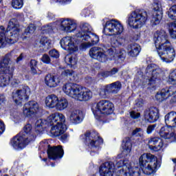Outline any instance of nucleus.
<instances>
[{"label":"nucleus","mask_w":176,"mask_h":176,"mask_svg":"<svg viewBox=\"0 0 176 176\" xmlns=\"http://www.w3.org/2000/svg\"><path fill=\"white\" fill-rule=\"evenodd\" d=\"M139 164L146 175L155 174L157 170V157L151 153H144L139 158Z\"/></svg>","instance_id":"obj_10"},{"label":"nucleus","mask_w":176,"mask_h":176,"mask_svg":"<svg viewBox=\"0 0 176 176\" xmlns=\"http://www.w3.org/2000/svg\"><path fill=\"white\" fill-rule=\"evenodd\" d=\"M153 41L158 56L163 63H171L175 58V50L168 40V34L164 30L154 34Z\"/></svg>","instance_id":"obj_1"},{"label":"nucleus","mask_w":176,"mask_h":176,"mask_svg":"<svg viewBox=\"0 0 176 176\" xmlns=\"http://www.w3.org/2000/svg\"><path fill=\"white\" fill-rule=\"evenodd\" d=\"M65 116L61 113H54L47 120H38L35 123V131L43 133L50 129L52 133H65L67 125L64 124Z\"/></svg>","instance_id":"obj_4"},{"label":"nucleus","mask_w":176,"mask_h":176,"mask_svg":"<svg viewBox=\"0 0 176 176\" xmlns=\"http://www.w3.org/2000/svg\"><path fill=\"white\" fill-rule=\"evenodd\" d=\"M23 5L24 2L23 1V0H12V8H14V9H21Z\"/></svg>","instance_id":"obj_41"},{"label":"nucleus","mask_w":176,"mask_h":176,"mask_svg":"<svg viewBox=\"0 0 176 176\" xmlns=\"http://www.w3.org/2000/svg\"><path fill=\"white\" fill-rule=\"evenodd\" d=\"M85 136L89 146L92 149H97L104 142L102 138H100L97 133H87Z\"/></svg>","instance_id":"obj_18"},{"label":"nucleus","mask_w":176,"mask_h":176,"mask_svg":"<svg viewBox=\"0 0 176 176\" xmlns=\"http://www.w3.org/2000/svg\"><path fill=\"white\" fill-rule=\"evenodd\" d=\"M135 105L138 107V108H141L144 105V100L142 99H138L135 102Z\"/></svg>","instance_id":"obj_54"},{"label":"nucleus","mask_w":176,"mask_h":176,"mask_svg":"<svg viewBox=\"0 0 176 176\" xmlns=\"http://www.w3.org/2000/svg\"><path fill=\"white\" fill-rule=\"evenodd\" d=\"M12 55L7 54L0 60V87H6L10 83V78L13 76V69L10 68V58Z\"/></svg>","instance_id":"obj_8"},{"label":"nucleus","mask_w":176,"mask_h":176,"mask_svg":"<svg viewBox=\"0 0 176 176\" xmlns=\"http://www.w3.org/2000/svg\"><path fill=\"white\" fill-rule=\"evenodd\" d=\"M10 34L9 31L5 30V27L3 25H0V49L2 47H5L7 43H10L9 40L10 39V36H9Z\"/></svg>","instance_id":"obj_25"},{"label":"nucleus","mask_w":176,"mask_h":176,"mask_svg":"<svg viewBox=\"0 0 176 176\" xmlns=\"http://www.w3.org/2000/svg\"><path fill=\"white\" fill-rule=\"evenodd\" d=\"M20 25L19 24V21L16 19H12L8 23V25L7 27V31H10V36L9 43L11 45L13 43H16L17 41H19V38H20Z\"/></svg>","instance_id":"obj_14"},{"label":"nucleus","mask_w":176,"mask_h":176,"mask_svg":"<svg viewBox=\"0 0 176 176\" xmlns=\"http://www.w3.org/2000/svg\"><path fill=\"white\" fill-rule=\"evenodd\" d=\"M67 108H68V100L65 98H58L55 109L61 112V111H64Z\"/></svg>","instance_id":"obj_31"},{"label":"nucleus","mask_w":176,"mask_h":176,"mask_svg":"<svg viewBox=\"0 0 176 176\" xmlns=\"http://www.w3.org/2000/svg\"><path fill=\"white\" fill-rule=\"evenodd\" d=\"M23 57L24 56L23 55V54H21L20 56L16 59V63H20V61L23 60Z\"/></svg>","instance_id":"obj_60"},{"label":"nucleus","mask_w":176,"mask_h":176,"mask_svg":"<svg viewBox=\"0 0 176 176\" xmlns=\"http://www.w3.org/2000/svg\"><path fill=\"white\" fill-rule=\"evenodd\" d=\"M109 93H111V91L108 89V85H107L105 88H102L100 89L99 96L102 97V98H106L107 95L109 94Z\"/></svg>","instance_id":"obj_43"},{"label":"nucleus","mask_w":176,"mask_h":176,"mask_svg":"<svg viewBox=\"0 0 176 176\" xmlns=\"http://www.w3.org/2000/svg\"><path fill=\"white\" fill-rule=\"evenodd\" d=\"M160 137L164 140H170V141H176L175 133H160Z\"/></svg>","instance_id":"obj_37"},{"label":"nucleus","mask_w":176,"mask_h":176,"mask_svg":"<svg viewBox=\"0 0 176 176\" xmlns=\"http://www.w3.org/2000/svg\"><path fill=\"white\" fill-rule=\"evenodd\" d=\"M57 24L58 25H60L59 31H62L63 32H73V31L76 30V22L74 20L69 19H61L56 22L50 23L42 28L43 34L52 32L54 28H57Z\"/></svg>","instance_id":"obj_9"},{"label":"nucleus","mask_w":176,"mask_h":176,"mask_svg":"<svg viewBox=\"0 0 176 176\" xmlns=\"http://www.w3.org/2000/svg\"><path fill=\"white\" fill-rule=\"evenodd\" d=\"M62 90L66 96L76 101H89L93 97V92L90 89L74 82L64 84Z\"/></svg>","instance_id":"obj_6"},{"label":"nucleus","mask_w":176,"mask_h":176,"mask_svg":"<svg viewBox=\"0 0 176 176\" xmlns=\"http://www.w3.org/2000/svg\"><path fill=\"white\" fill-rule=\"evenodd\" d=\"M41 60L45 64H50V57L47 54H44L41 58Z\"/></svg>","instance_id":"obj_51"},{"label":"nucleus","mask_w":176,"mask_h":176,"mask_svg":"<svg viewBox=\"0 0 176 176\" xmlns=\"http://www.w3.org/2000/svg\"><path fill=\"white\" fill-rule=\"evenodd\" d=\"M167 82L171 85H176V69L172 70L168 77Z\"/></svg>","instance_id":"obj_40"},{"label":"nucleus","mask_w":176,"mask_h":176,"mask_svg":"<svg viewBox=\"0 0 176 176\" xmlns=\"http://www.w3.org/2000/svg\"><path fill=\"white\" fill-rule=\"evenodd\" d=\"M65 61L68 65L74 67L78 63V58L75 55H67L65 58Z\"/></svg>","instance_id":"obj_36"},{"label":"nucleus","mask_w":176,"mask_h":176,"mask_svg":"<svg viewBox=\"0 0 176 176\" xmlns=\"http://www.w3.org/2000/svg\"><path fill=\"white\" fill-rule=\"evenodd\" d=\"M108 89L110 91V93L116 94L119 90L122 88V84L119 81H116L111 84L107 85Z\"/></svg>","instance_id":"obj_33"},{"label":"nucleus","mask_w":176,"mask_h":176,"mask_svg":"<svg viewBox=\"0 0 176 176\" xmlns=\"http://www.w3.org/2000/svg\"><path fill=\"white\" fill-rule=\"evenodd\" d=\"M93 32V28L89 23H84L82 25L80 31H79L76 36H66L62 38L60 41V46L65 50H68L72 53L74 52H78V43L81 42L83 39V36L91 34Z\"/></svg>","instance_id":"obj_5"},{"label":"nucleus","mask_w":176,"mask_h":176,"mask_svg":"<svg viewBox=\"0 0 176 176\" xmlns=\"http://www.w3.org/2000/svg\"><path fill=\"white\" fill-rule=\"evenodd\" d=\"M31 96V89L28 86H25L21 89L12 92V100L16 105H20Z\"/></svg>","instance_id":"obj_15"},{"label":"nucleus","mask_w":176,"mask_h":176,"mask_svg":"<svg viewBox=\"0 0 176 176\" xmlns=\"http://www.w3.org/2000/svg\"><path fill=\"white\" fill-rule=\"evenodd\" d=\"M165 123L166 124H170L173 127H176V112L170 111L168 113L165 117Z\"/></svg>","instance_id":"obj_30"},{"label":"nucleus","mask_w":176,"mask_h":176,"mask_svg":"<svg viewBox=\"0 0 176 176\" xmlns=\"http://www.w3.org/2000/svg\"><path fill=\"white\" fill-rule=\"evenodd\" d=\"M122 153L125 156H129L131 153V148L133 145L131 144V139L130 138H126L122 142Z\"/></svg>","instance_id":"obj_29"},{"label":"nucleus","mask_w":176,"mask_h":176,"mask_svg":"<svg viewBox=\"0 0 176 176\" xmlns=\"http://www.w3.org/2000/svg\"><path fill=\"white\" fill-rule=\"evenodd\" d=\"M144 132V129L142 128H136L133 133H142Z\"/></svg>","instance_id":"obj_57"},{"label":"nucleus","mask_w":176,"mask_h":176,"mask_svg":"<svg viewBox=\"0 0 176 176\" xmlns=\"http://www.w3.org/2000/svg\"><path fill=\"white\" fill-rule=\"evenodd\" d=\"M129 54L131 57H137L138 54H140V52H141V46L138 44H131L129 47Z\"/></svg>","instance_id":"obj_32"},{"label":"nucleus","mask_w":176,"mask_h":176,"mask_svg":"<svg viewBox=\"0 0 176 176\" xmlns=\"http://www.w3.org/2000/svg\"><path fill=\"white\" fill-rule=\"evenodd\" d=\"M62 75L63 76H73V80H75V79H76L75 78V72L70 71V70H65L63 73Z\"/></svg>","instance_id":"obj_47"},{"label":"nucleus","mask_w":176,"mask_h":176,"mask_svg":"<svg viewBox=\"0 0 176 176\" xmlns=\"http://www.w3.org/2000/svg\"><path fill=\"white\" fill-rule=\"evenodd\" d=\"M47 17L50 18L51 20H53V19H54V15L50 12L48 13Z\"/></svg>","instance_id":"obj_62"},{"label":"nucleus","mask_w":176,"mask_h":176,"mask_svg":"<svg viewBox=\"0 0 176 176\" xmlns=\"http://www.w3.org/2000/svg\"><path fill=\"white\" fill-rule=\"evenodd\" d=\"M35 30H36V26L32 23L27 29H25V34H26V35H28V34H33L35 32Z\"/></svg>","instance_id":"obj_46"},{"label":"nucleus","mask_w":176,"mask_h":176,"mask_svg":"<svg viewBox=\"0 0 176 176\" xmlns=\"http://www.w3.org/2000/svg\"><path fill=\"white\" fill-rule=\"evenodd\" d=\"M113 103L109 100H102L98 102L94 103L91 106V111L95 119L100 123H104V115H111L113 113Z\"/></svg>","instance_id":"obj_7"},{"label":"nucleus","mask_w":176,"mask_h":176,"mask_svg":"<svg viewBox=\"0 0 176 176\" xmlns=\"http://www.w3.org/2000/svg\"><path fill=\"white\" fill-rule=\"evenodd\" d=\"M47 155L49 159L56 160L57 159H61L64 155V150L62 146H57L51 147L47 150Z\"/></svg>","instance_id":"obj_22"},{"label":"nucleus","mask_w":176,"mask_h":176,"mask_svg":"<svg viewBox=\"0 0 176 176\" xmlns=\"http://www.w3.org/2000/svg\"><path fill=\"white\" fill-rule=\"evenodd\" d=\"M124 28L120 21L113 19L107 21L104 25V33L108 36H112V35H120L124 31Z\"/></svg>","instance_id":"obj_13"},{"label":"nucleus","mask_w":176,"mask_h":176,"mask_svg":"<svg viewBox=\"0 0 176 176\" xmlns=\"http://www.w3.org/2000/svg\"><path fill=\"white\" fill-rule=\"evenodd\" d=\"M45 84L47 87L54 88L57 87L60 85V78L57 76L53 74H47L45 77L44 80Z\"/></svg>","instance_id":"obj_24"},{"label":"nucleus","mask_w":176,"mask_h":176,"mask_svg":"<svg viewBox=\"0 0 176 176\" xmlns=\"http://www.w3.org/2000/svg\"><path fill=\"white\" fill-rule=\"evenodd\" d=\"M31 68V72L33 74V75H36L38 74V72L36 71V67H30Z\"/></svg>","instance_id":"obj_59"},{"label":"nucleus","mask_w":176,"mask_h":176,"mask_svg":"<svg viewBox=\"0 0 176 176\" xmlns=\"http://www.w3.org/2000/svg\"><path fill=\"white\" fill-rule=\"evenodd\" d=\"M58 96L55 94L48 95L45 100V104L47 108L51 109H56V105L57 104V100Z\"/></svg>","instance_id":"obj_28"},{"label":"nucleus","mask_w":176,"mask_h":176,"mask_svg":"<svg viewBox=\"0 0 176 176\" xmlns=\"http://www.w3.org/2000/svg\"><path fill=\"white\" fill-rule=\"evenodd\" d=\"M23 133H31L32 131V125L31 124H27L23 128Z\"/></svg>","instance_id":"obj_49"},{"label":"nucleus","mask_w":176,"mask_h":176,"mask_svg":"<svg viewBox=\"0 0 176 176\" xmlns=\"http://www.w3.org/2000/svg\"><path fill=\"white\" fill-rule=\"evenodd\" d=\"M148 19V14L146 11L142 12H132L128 18V25L131 28L138 29L141 28Z\"/></svg>","instance_id":"obj_12"},{"label":"nucleus","mask_w":176,"mask_h":176,"mask_svg":"<svg viewBox=\"0 0 176 176\" xmlns=\"http://www.w3.org/2000/svg\"><path fill=\"white\" fill-rule=\"evenodd\" d=\"M57 2H62V3H66V2H70L71 0H56Z\"/></svg>","instance_id":"obj_63"},{"label":"nucleus","mask_w":176,"mask_h":176,"mask_svg":"<svg viewBox=\"0 0 176 176\" xmlns=\"http://www.w3.org/2000/svg\"><path fill=\"white\" fill-rule=\"evenodd\" d=\"M5 102V96L0 94V103Z\"/></svg>","instance_id":"obj_61"},{"label":"nucleus","mask_w":176,"mask_h":176,"mask_svg":"<svg viewBox=\"0 0 176 176\" xmlns=\"http://www.w3.org/2000/svg\"><path fill=\"white\" fill-rule=\"evenodd\" d=\"M123 42H124V38L122 37L112 38L111 43L113 48H110L107 50L108 55L105 54V52L101 47H94L89 50V56L91 58L98 60V61H100V63H104V61H107L108 59L118 60V58H124V57H126V51L121 50L119 53H116V49H115V47L123 45Z\"/></svg>","instance_id":"obj_2"},{"label":"nucleus","mask_w":176,"mask_h":176,"mask_svg":"<svg viewBox=\"0 0 176 176\" xmlns=\"http://www.w3.org/2000/svg\"><path fill=\"white\" fill-rule=\"evenodd\" d=\"M39 43L40 47H45V49H49L52 45V40L46 36H43L41 38Z\"/></svg>","instance_id":"obj_35"},{"label":"nucleus","mask_w":176,"mask_h":176,"mask_svg":"<svg viewBox=\"0 0 176 176\" xmlns=\"http://www.w3.org/2000/svg\"><path fill=\"white\" fill-rule=\"evenodd\" d=\"M169 102L170 104H175V102H176V95L171 98V99L169 100Z\"/></svg>","instance_id":"obj_58"},{"label":"nucleus","mask_w":176,"mask_h":176,"mask_svg":"<svg viewBox=\"0 0 176 176\" xmlns=\"http://www.w3.org/2000/svg\"><path fill=\"white\" fill-rule=\"evenodd\" d=\"M176 93V87L171 86L168 88L162 89L160 91L157 92L155 95V98L160 102H163V101H166L170 97L174 96Z\"/></svg>","instance_id":"obj_19"},{"label":"nucleus","mask_w":176,"mask_h":176,"mask_svg":"<svg viewBox=\"0 0 176 176\" xmlns=\"http://www.w3.org/2000/svg\"><path fill=\"white\" fill-rule=\"evenodd\" d=\"M83 39L82 40L81 45H80V49L81 50H86V49H89V47H91V46H93V45H96V43H98V41H100V38L97 36V34L93 33L91 32L89 34H87L85 36H82Z\"/></svg>","instance_id":"obj_17"},{"label":"nucleus","mask_w":176,"mask_h":176,"mask_svg":"<svg viewBox=\"0 0 176 176\" xmlns=\"http://www.w3.org/2000/svg\"><path fill=\"white\" fill-rule=\"evenodd\" d=\"M49 54L53 58H58L60 57V53L56 50H52L50 51Z\"/></svg>","instance_id":"obj_48"},{"label":"nucleus","mask_w":176,"mask_h":176,"mask_svg":"<svg viewBox=\"0 0 176 176\" xmlns=\"http://www.w3.org/2000/svg\"><path fill=\"white\" fill-rule=\"evenodd\" d=\"M39 112V104L35 101H30L23 106V113L25 116H31Z\"/></svg>","instance_id":"obj_21"},{"label":"nucleus","mask_w":176,"mask_h":176,"mask_svg":"<svg viewBox=\"0 0 176 176\" xmlns=\"http://www.w3.org/2000/svg\"><path fill=\"white\" fill-rule=\"evenodd\" d=\"M37 64H38V62H36V60H31V61H30V68L36 67Z\"/></svg>","instance_id":"obj_56"},{"label":"nucleus","mask_w":176,"mask_h":176,"mask_svg":"<svg viewBox=\"0 0 176 176\" xmlns=\"http://www.w3.org/2000/svg\"><path fill=\"white\" fill-rule=\"evenodd\" d=\"M149 79H151V77L149 78H146V84H144V86H146V85L148 86V89H149V86H153V85H155V82H156V79H154V82L153 81V82H149Z\"/></svg>","instance_id":"obj_55"},{"label":"nucleus","mask_w":176,"mask_h":176,"mask_svg":"<svg viewBox=\"0 0 176 176\" xmlns=\"http://www.w3.org/2000/svg\"><path fill=\"white\" fill-rule=\"evenodd\" d=\"M167 15L171 20H176V5H173L169 8Z\"/></svg>","instance_id":"obj_38"},{"label":"nucleus","mask_w":176,"mask_h":176,"mask_svg":"<svg viewBox=\"0 0 176 176\" xmlns=\"http://www.w3.org/2000/svg\"><path fill=\"white\" fill-rule=\"evenodd\" d=\"M174 130V126L171 125L166 124L164 126H162L160 129V133H164V131H166L168 133H171Z\"/></svg>","instance_id":"obj_45"},{"label":"nucleus","mask_w":176,"mask_h":176,"mask_svg":"<svg viewBox=\"0 0 176 176\" xmlns=\"http://www.w3.org/2000/svg\"><path fill=\"white\" fill-rule=\"evenodd\" d=\"M169 34L173 39H176V21L169 24Z\"/></svg>","instance_id":"obj_39"},{"label":"nucleus","mask_w":176,"mask_h":176,"mask_svg":"<svg viewBox=\"0 0 176 176\" xmlns=\"http://www.w3.org/2000/svg\"><path fill=\"white\" fill-rule=\"evenodd\" d=\"M148 147L155 152H159L163 148V140L159 138H153L148 140Z\"/></svg>","instance_id":"obj_26"},{"label":"nucleus","mask_w":176,"mask_h":176,"mask_svg":"<svg viewBox=\"0 0 176 176\" xmlns=\"http://www.w3.org/2000/svg\"><path fill=\"white\" fill-rule=\"evenodd\" d=\"M119 72V69L118 68H113L111 71L109 72H104L102 73V76L103 78H108V76H113L116 74H118Z\"/></svg>","instance_id":"obj_42"},{"label":"nucleus","mask_w":176,"mask_h":176,"mask_svg":"<svg viewBox=\"0 0 176 176\" xmlns=\"http://www.w3.org/2000/svg\"><path fill=\"white\" fill-rule=\"evenodd\" d=\"M21 82V80L19 79L17 77H13L12 76V78H10V83L14 87H16V86H18Z\"/></svg>","instance_id":"obj_44"},{"label":"nucleus","mask_w":176,"mask_h":176,"mask_svg":"<svg viewBox=\"0 0 176 176\" xmlns=\"http://www.w3.org/2000/svg\"><path fill=\"white\" fill-rule=\"evenodd\" d=\"M48 135H50V137H52L53 138H57L58 140L62 141V142H65V141L68 140V137H69V135L65 133H49Z\"/></svg>","instance_id":"obj_34"},{"label":"nucleus","mask_w":176,"mask_h":176,"mask_svg":"<svg viewBox=\"0 0 176 176\" xmlns=\"http://www.w3.org/2000/svg\"><path fill=\"white\" fill-rule=\"evenodd\" d=\"M146 76H151L148 79V82H155V79H157V75L160 74V69H153L152 65H148L146 69Z\"/></svg>","instance_id":"obj_27"},{"label":"nucleus","mask_w":176,"mask_h":176,"mask_svg":"<svg viewBox=\"0 0 176 176\" xmlns=\"http://www.w3.org/2000/svg\"><path fill=\"white\" fill-rule=\"evenodd\" d=\"M83 112L80 110H72L69 113V119L72 123L78 124L83 120Z\"/></svg>","instance_id":"obj_23"},{"label":"nucleus","mask_w":176,"mask_h":176,"mask_svg":"<svg viewBox=\"0 0 176 176\" xmlns=\"http://www.w3.org/2000/svg\"><path fill=\"white\" fill-rule=\"evenodd\" d=\"M153 7L154 12L151 16V25H157L160 24V21H162V19H163L162 3H160L159 0H154Z\"/></svg>","instance_id":"obj_16"},{"label":"nucleus","mask_w":176,"mask_h":176,"mask_svg":"<svg viewBox=\"0 0 176 176\" xmlns=\"http://www.w3.org/2000/svg\"><path fill=\"white\" fill-rule=\"evenodd\" d=\"M153 131H156V125H150L147 128V133H152Z\"/></svg>","instance_id":"obj_53"},{"label":"nucleus","mask_w":176,"mask_h":176,"mask_svg":"<svg viewBox=\"0 0 176 176\" xmlns=\"http://www.w3.org/2000/svg\"><path fill=\"white\" fill-rule=\"evenodd\" d=\"M5 130H6V126L2 120H0V133H5Z\"/></svg>","instance_id":"obj_52"},{"label":"nucleus","mask_w":176,"mask_h":176,"mask_svg":"<svg viewBox=\"0 0 176 176\" xmlns=\"http://www.w3.org/2000/svg\"><path fill=\"white\" fill-rule=\"evenodd\" d=\"M34 140H35V136L32 133H19L11 140L10 145L14 149L20 151L24 149Z\"/></svg>","instance_id":"obj_11"},{"label":"nucleus","mask_w":176,"mask_h":176,"mask_svg":"<svg viewBox=\"0 0 176 176\" xmlns=\"http://www.w3.org/2000/svg\"><path fill=\"white\" fill-rule=\"evenodd\" d=\"M159 109L156 107H151L146 109L144 112V118L146 122L150 123H155L159 119Z\"/></svg>","instance_id":"obj_20"},{"label":"nucleus","mask_w":176,"mask_h":176,"mask_svg":"<svg viewBox=\"0 0 176 176\" xmlns=\"http://www.w3.org/2000/svg\"><path fill=\"white\" fill-rule=\"evenodd\" d=\"M118 173L119 176H139L140 168L138 167H133V164L129 160L118 161L116 166L112 162H106L102 164L100 168L99 172L100 176H113V173L117 168H120Z\"/></svg>","instance_id":"obj_3"},{"label":"nucleus","mask_w":176,"mask_h":176,"mask_svg":"<svg viewBox=\"0 0 176 176\" xmlns=\"http://www.w3.org/2000/svg\"><path fill=\"white\" fill-rule=\"evenodd\" d=\"M130 116H131V118H132V119L137 120V119H140V118H141V113H137L135 111H131Z\"/></svg>","instance_id":"obj_50"},{"label":"nucleus","mask_w":176,"mask_h":176,"mask_svg":"<svg viewBox=\"0 0 176 176\" xmlns=\"http://www.w3.org/2000/svg\"><path fill=\"white\" fill-rule=\"evenodd\" d=\"M172 161L173 162L175 166H174V171H175L176 169V159H172Z\"/></svg>","instance_id":"obj_64"}]
</instances>
